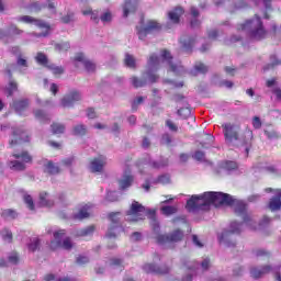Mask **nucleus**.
<instances>
[{
    "label": "nucleus",
    "mask_w": 281,
    "mask_h": 281,
    "mask_svg": "<svg viewBox=\"0 0 281 281\" xmlns=\"http://www.w3.org/2000/svg\"><path fill=\"white\" fill-rule=\"evenodd\" d=\"M223 134L226 144H234L238 142L239 146L245 148L246 157H249V150L254 146V131L246 127L243 133H240V125L234 123L222 124Z\"/></svg>",
    "instance_id": "f257e3e1"
},
{
    "label": "nucleus",
    "mask_w": 281,
    "mask_h": 281,
    "mask_svg": "<svg viewBox=\"0 0 281 281\" xmlns=\"http://www.w3.org/2000/svg\"><path fill=\"white\" fill-rule=\"evenodd\" d=\"M210 205H228L235 207V214L241 216L244 223H250L251 216L247 213V203L243 200L235 199L234 196L223 192H207Z\"/></svg>",
    "instance_id": "f03ea898"
},
{
    "label": "nucleus",
    "mask_w": 281,
    "mask_h": 281,
    "mask_svg": "<svg viewBox=\"0 0 281 281\" xmlns=\"http://www.w3.org/2000/svg\"><path fill=\"white\" fill-rule=\"evenodd\" d=\"M237 32H248L250 41H263L267 38L268 32L265 30L262 19L255 14L254 19L246 20L244 23L237 25Z\"/></svg>",
    "instance_id": "7ed1b4c3"
},
{
    "label": "nucleus",
    "mask_w": 281,
    "mask_h": 281,
    "mask_svg": "<svg viewBox=\"0 0 281 281\" xmlns=\"http://www.w3.org/2000/svg\"><path fill=\"white\" fill-rule=\"evenodd\" d=\"M32 142V134L24 126L11 127L9 148H16L21 144H30Z\"/></svg>",
    "instance_id": "20e7f679"
},
{
    "label": "nucleus",
    "mask_w": 281,
    "mask_h": 281,
    "mask_svg": "<svg viewBox=\"0 0 281 281\" xmlns=\"http://www.w3.org/2000/svg\"><path fill=\"white\" fill-rule=\"evenodd\" d=\"M120 216H122L121 212H111L108 214L110 226L105 234V238H109V240L115 239L124 234V226H122V222H120Z\"/></svg>",
    "instance_id": "39448f33"
},
{
    "label": "nucleus",
    "mask_w": 281,
    "mask_h": 281,
    "mask_svg": "<svg viewBox=\"0 0 281 281\" xmlns=\"http://www.w3.org/2000/svg\"><path fill=\"white\" fill-rule=\"evenodd\" d=\"M67 231L59 229L54 233V240L50 241V249L52 251H56V249H65L66 251H70V249H74V241L71 240V237H66ZM63 238H65L63 240Z\"/></svg>",
    "instance_id": "423d86ee"
},
{
    "label": "nucleus",
    "mask_w": 281,
    "mask_h": 281,
    "mask_svg": "<svg viewBox=\"0 0 281 281\" xmlns=\"http://www.w3.org/2000/svg\"><path fill=\"white\" fill-rule=\"evenodd\" d=\"M210 205L211 204L207 192H204L202 195H192L187 201L188 212H196V210H209Z\"/></svg>",
    "instance_id": "0eeeda50"
},
{
    "label": "nucleus",
    "mask_w": 281,
    "mask_h": 281,
    "mask_svg": "<svg viewBox=\"0 0 281 281\" xmlns=\"http://www.w3.org/2000/svg\"><path fill=\"white\" fill-rule=\"evenodd\" d=\"M12 157H14V159H22V161H19V160L9 161L10 170H15L16 172H21L25 170V164H32V156L27 150H24L20 154L13 153Z\"/></svg>",
    "instance_id": "6e6552de"
},
{
    "label": "nucleus",
    "mask_w": 281,
    "mask_h": 281,
    "mask_svg": "<svg viewBox=\"0 0 281 281\" xmlns=\"http://www.w3.org/2000/svg\"><path fill=\"white\" fill-rule=\"evenodd\" d=\"M159 30H161V24L155 20L147 21L145 26L144 18L140 19V25L136 26V32L140 41H144V38H146L150 32H159Z\"/></svg>",
    "instance_id": "1a4fd4ad"
},
{
    "label": "nucleus",
    "mask_w": 281,
    "mask_h": 281,
    "mask_svg": "<svg viewBox=\"0 0 281 281\" xmlns=\"http://www.w3.org/2000/svg\"><path fill=\"white\" fill-rule=\"evenodd\" d=\"M146 207L137 201H133L130 210L126 212L127 221H130V223H137L139 221H144Z\"/></svg>",
    "instance_id": "9d476101"
},
{
    "label": "nucleus",
    "mask_w": 281,
    "mask_h": 281,
    "mask_svg": "<svg viewBox=\"0 0 281 281\" xmlns=\"http://www.w3.org/2000/svg\"><path fill=\"white\" fill-rule=\"evenodd\" d=\"M160 56L165 63H167L169 67V71L175 74L176 76H179V74H183L186 69L183 68V65H181V61L175 63V58L172 57V54H170V50L162 49L160 52Z\"/></svg>",
    "instance_id": "9b49d317"
},
{
    "label": "nucleus",
    "mask_w": 281,
    "mask_h": 281,
    "mask_svg": "<svg viewBox=\"0 0 281 281\" xmlns=\"http://www.w3.org/2000/svg\"><path fill=\"white\" fill-rule=\"evenodd\" d=\"M184 234L181 228H177L169 234H159L156 236V243L158 245H166V243H181L183 240Z\"/></svg>",
    "instance_id": "f8f14e48"
},
{
    "label": "nucleus",
    "mask_w": 281,
    "mask_h": 281,
    "mask_svg": "<svg viewBox=\"0 0 281 281\" xmlns=\"http://www.w3.org/2000/svg\"><path fill=\"white\" fill-rule=\"evenodd\" d=\"M234 234H240V223L238 222H232L231 229L224 231L218 237V241L224 243L226 247H236V244L232 243Z\"/></svg>",
    "instance_id": "ddd939ff"
},
{
    "label": "nucleus",
    "mask_w": 281,
    "mask_h": 281,
    "mask_svg": "<svg viewBox=\"0 0 281 281\" xmlns=\"http://www.w3.org/2000/svg\"><path fill=\"white\" fill-rule=\"evenodd\" d=\"M159 56L157 54H151L147 60V70L146 76L148 77L149 82L155 83L159 80V75L153 72V69H159Z\"/></svg>",
    "instance_id": "4468645a"
},
{
    "label": "nucleus",
    "mask_w": 281,
    "mask_h": 281,
    "mask_svg": "<svg viewBox=\"0 0 281 281\" xmlns=\"http://www.w3.org/2000/svg\"><path fill=\"white\" fill-rule=\"evenodd\" d=\"M21 23H32L33 25H36V27H40V30H43V33L37 34V36H48L49 31L52 30V26L49 24L45 23L42 20L34 19L31 15H22L18 19Z\"/></svg>",
    "instance_id": "2eb2a0df"
},
{
    "label": "nucleus",
    "mask_w": 281,
    "mask_h": 281,
    "mask_svg": "<svg viewBox=\"0 0 281 281\" xmlns=\"http://www.w3.org/2000/svg\"><path fill=\"white\" fill-rule=\"evenodd\" d=\"M265 192H274V196H272L268 203L269 210H271V212L281 210V189L266 188Z\"/></svg>",
    "instance_id": "dca6fc26"
},
{
    "label": "nucleus",
    "mask_w": 281,
    "mask_h": 281,
    "mask_svg": "<svg viewBox=\"0 0 281 281\" xmlns=\"http://www.w3.org/2000/svg\"><path fill=\"white\" fill-rule=\"evenodd\" d=\"M143 271L145 273H154L155 276H166L167 273H170V267L166 265L157 266L156 263H145L143 266Z\"/></svg>",
    "instance_id": "f3484780"
},
{
    "label": "nucleus",
    "mask_w": 281,
    "mask_h": 281,
    "mask_svg": "<svg viewBox=\"0 0 281 281\" xmlns=\"http://www.w3.org/2000/svg\"><path fill=\"white\" fill-rule=\"evenodd\" d=\"M82 100V95L77 90L70 91L68 94H65L61 99V106L65 109L72 106L76 102H80Z\"/></svg>",
    "instance_id": "a211bd4d"
},
{
    "label": "nucleus",
    "mask_w": 281,
    "mask_h": 281,
    "mask_svg": "<svg viewBox=\"0 0 281 281\" xmlns=\"http://www.w3.org/2000/svg\"><path fill=\"white\" fill-rule=\"evenodd\" d=\"M271 271H273V267L271 265H266L261 268L252 267L250 268V276L254 278V280H260V278L268 276V273H271Z\"/></svg>",
    "instance_id": "6ab92c4d"
},
{
    "label": "nucleus",
    "mask_w": 281,
    "mask_h": 281,
    "mask_svg": "<svg viewBox=\"0 0 281 281\" xmlns=\"http://www.w3.org/2000/svg\"><path fill=\"white\" fill-rule=\"evenodd\" d=\"M30 106V99H15L10 105L18 115H23L24 111H27Z\"/></svg>",
    "instance_id": "aec40b11"
},
{
    "label": "nucleus",
    "mask_w": 281,
    "mask_h": 281,
    "mask_svg": "<svg viewBox=\"0 0 281 281\" xmlns=\"http://www.w3.org/2000/svg\"><path fill=\"white\" fill-rule=\"evenodd\" d=\"M104 166H106V157L104 156H99L90 160V170L93 173L102 172L104 170Z\"/></svg>",
    "instance_id": "412c9836"
},
{
    "label": "nucleus",
    "mask_w": 281,
    "mask_h": 281,
    "mask_svg": "<svg viewBox=\"0 0 281 281\" xmlns=\"http://www.w3.org/2000/svg\"><path fill=\"white\" fill-rule=\"evenodd\" d=\"M75 61L76 63H82L86 71H95V64L89 59H87L85 57V54L83 53H78L76 56H75Z\"/></svg>",
    "instance_id": "4be33fe9"
},
{
    "label": "nucleus",
    "mask_w": 281,
    "mask_h": 281,
    "mask_svg": "<svg viewBox=\"0 0 281 281\" xmlns=\"http://www.w3.org/2000/svg\"><path fill=\"white\" fill-rule=\"evenodd\" d=\"M137 12V0H125L123 4V16L126 19L128 14Z\"/></svg>",
    "instance_id": "5701e85b"
},
{
    "label": "nucleus",
    "mask_w": 281,
    "mask_h": 281,
    "mask_svg": "<svg viewBox=\"0 0 281 281\" xmlns=\"http://www.w3.org/2000/svg\"><path fill=\"white\" fill-rule=\"evenodd\" d=\"M184 10L181 7H176L172 11H169L168 18L175 25L179 24L181 21V16L184 14Z\"/></svg>",
    "instance_id": "b1692460"
},
{
    "label": "nucleus",
    "mask_w": 281,
    "mask_h": 281,
    "mask_svg": "<svg viewBox=\"0 0 281 281\" xmlns=\"http://www.w3.org/2000/svg\"><path fill=\"white\" fill-rule=\"evenodd\" d=\"M146 78H148L146 76V71L143 74V78H139L137 76L131 77V82L134 89H142V87H146V85L148 83V80Z\"/></svg>",
    "instance_id": "393cba45"
},
{
    "label": "nucleus",
    "mask_w": 281,
    "mask_h": 281,
    "mask_svg": "<svg viewBox=\"0 0 281 281\" xmlns=\"http://www.w3.org/2000/svg\"><path fill=\"white\" fill-rule=\"evenodd\" d=\"M90 206L89 205H83L79 209L78 213L72 215V218L75 221H85V218H89L91 214L89 213Z\"/></svg>",
    "instance_id": "a878e982"
},
{
    "label": "nucleus",
    "mask_w": 281,
    "mask_h": 281,
    "mask_svg": "<svg viewBox=\"0 0 281 281\" xmlns=\"http://www.w3.org/2000/svg\"><path fill=\"white\" fill-rule=\"evenodd\" d=\"M44 172H47V175H60V167L49 160L44 165Z\"/></svg>",
    "instance_id": "bb28decb"
},
{
    "label": "nucleus",
    "mask_w": 281,
    "mask_h": 281,
    "mask_svg": "<svg viewBox=\"0 0 281 281\" xmlns=\"http://www.w3.org/2000/svg\"><path fill=\"white\" fill-rule=\"evenodd\" d=\"M49 193L43 191L40 193V205L41 207H54V201L48 200Z\"/></svg>",
    "instance_id": "cd10ccee"
},
{
    "label": "nucleus",
    "mask_w": 281,
    "mask_h": 281,
    "mask_svg": "<svg viewBox=\"0 0 281 281\" xmlns=\"http://www.w3.org/2000/svg\"><path fill=\"white\" fill-rule=\"evenodd\" d=\"M16 91H19V83L14 80L9 81L8 86L4 88L7 98H12Z\"/></svg>",
    "instance_id": "c85d7f7f"
},
{
    "label": "nucleus",
    "mask_w": 281,
    "mask_h": 281,
    "mask_svg": "<svg viewBox=\"0 0 281 281\" xmlns=\"http://www.w3.org/2000/svg\"><path fill=\"white\" fill-rule=\"evenodd\" d=\"M135 178L131 175H126L123 179L119 180L120 190H126L133 186Z\"/></svg>",
    "instance_id": "c756f323"
},
{
    "label": "nucleus",
    "mask_w": 281,
    "mask_h": 281,
    "mask_svg": "<svg viewBox=\"0 0 281 281\" xmlns=\"http://www.w3.org/2000/svg\"><path fill=\"white\" fill-rule=\"evenodd\" d=\"M124 65L125 67H128L130 69H136L137 61L135 60V57L128 53L125 54L124 58Z\"/></svg>",
    "instance_id": "7c9ffc66"
},
{
    "label": "nucleus",
    "mask_w": 281,
    "mask_h": 281,
    "mask_svg": "<svg viewBox=\"0 0 281 281\" xmlns=\"http://www.w3.org/2000/svg\"><path fill=\"white\" fill-rule=\"evenodd\" d=\"M181 43L184 52H192V47H194V44L196 43V38L188 37L182 40Z\"/></svg>",
    "instance_id": "2f4dec72"
},
{
    "label": "nucleus",
    "mask_w": 281,
    "mask_h": 281,
    "mask_svg": "<svg viewBox=\"0 0 281 281\" xmlns=\"http://www.w3.org/2000/svg\"><path fill=\"white\" fill-rule=\"evenodd\" d=\"M257 260H270L271 259V252L265 250V249H257L254 251Z\"/></svg>",
    "instance_id": "473e14b6"
},
{
    "label": "nucleus",
    "mask_w": 281,
    "mask_h": 281,
    "mask_svg": "<svg viewBox=\"0 0 281 281\" xmlns=\"http://www.w3.org/2000/svg\"><path fill=\"white\" fill-rule=\"evenodd\" d=\"M65 124L63 123H53L50 125V131L53 135H63V133H65Z\"/></svg>",
    "instance_id": "72a5a7b5"
},
{
    "label": "nucleus",
    "mask_w": 281,
    "mask_h": 281,
    "mask_svg": "<svg viewBox=\"0 0 281 281\" xmlns=\"http://www.w3.org/2000/svg\"><path fill=\"white\" fill-rule=\"evenodd\" d=\"M35 60L38 65H42V67H49V60L47 59V55L44 53H37Z\"/></svg>",
    "instance_id": "f704fd0d"
},
{
    "label": "nucleus",
    "mask_w": 281,
    "mask_h": 281,
    "mask_svg": "<svg viewBox=\"0 0 281 281\" xmlns=\"http://www.w3.org/2000/svg\"><path fill=\"white\" fill-rule=\"evenodd\" d=\"M40 248H41V239H38L37 237H34L33 239H31V243L27 244V249L29 251H32V254H34V251H36Z\"/></svg>",
    "instance_id": "c9c22d12"
},
{
    "label": "nucleus",
    "mask_w": 281,
    "mask_h": 281,
    "mask_svg": "<svg viewBox=\"0 0 281 281\" xmlns=\"http://www.w3.org/2000/svg\"><path fill=\"white\" fill-rule=\"evenodd\" d=\"M166 166H168V160L157 161L150 158L149 168H153L154 170H159V168H166Z\"/></svg>",
    "instance_id": "e433bc0d"
},
{
    "label": "nucleus",
    "mask_w": 281,
    "mask_h": 281,
    "mask_svg": "<svg viewBox=\"0 0 281 281\" xmlns=\"http://www.w3.org/2000/svg\"><path fill=\"white\" fill-rule=\"evenodd\" d=\"M54 76H63L65 69L61 66H55L54 64H48L47 68Z\"/></svg>",
    "instance_id": "4c0bfd02"
},
{
    "label": "nucleus",
    "mask_w": 281,
    "mask_h": 281,
    "mask_svg": "<svg viewBox=\"0 0 281 281\" xmlns=\"http://www.w3.org/2000/svg\"><path fill=\"white\" fill-rule=\"evenodd\" d=\"M74 135L85 136L87 135V126L85 124H78L72 128Z\"/></svg>",
    "instance_id": "58836bf2"
},
{
    "label": "nucleus",
    "mask_w": 281,
    "mask_h": 281,
    "mask_svg": "<svg viewBox=\"0 0 281 281\" xmlns=\"http://www.w3.org/2000/svg\"><path fill=\"white\" fill-rule=\"evenodd\" d=\"M150 155H146L145 157L138 159L136 161V166L137 168H144L145 166H147V168H150Z\"/></svg>",
    "instance_id": "ea45409f"
},
{
    "label": "nucleus",
    "mask_w": 281,
    "mask_h": 281,
    "mask_svg": "<svg viewBox=\"0 0 281 281\" xmlns=\"http://www.w3.org/2000/svg\"><path fill=\"white\" fill-rule=\"evenodd\" d=\"M0 236H1L2 240H4V243H12V238H13L12 231H10L8 228H3L0 232Z\"/></svg>",
    "instance_id": "a19ab883"
},
{
    "label": "nucleus",
    "mask_w": 281,
    "mask_h": 281,
    "mask_svg": "<svg viewBox=\"0 0 281 281\" xmlns=\"http://www.w3.org/2000/svg\"><path fill=\"white\" fill-rule=\"evenodd\" d=\"M8 34L9 36H21V34H23V30L19 29L15 24H11L8 27Z\"/></svg>",
    "instance_id": "79ce46f5"
},
{
    "label": "nucleus",
    "mask_w": 281,
    "mask_h": 281,
    "mask_svg": "<svg viewBox=\"0 0 281 281\" xmlns=\"http://www.w3.org/2000/svg\"><path fill=\"white\" fill-rule=\"evenodd\" d=\"M93 232H95V226L90 225L87 226L86 228H81L77 232L78 236H91V234H93Z\"/></svg>",
    "instance_id": "37998d69"
},
{
    "label": "nucleus",
    "mask_w": 281,
    "mask_h": 281,
    "mask_svg": "<svg viewBox=\"0 0 281 281\" xmlns=\"http://www.w3.org/2000/svg\"><path fill=\"white\" fill-rule=\"evenodd\" d=\"M161 212L165 216H172V214H177V212H179V209L177 206L167 205L161 207Z\"/></svg>",
    "instance_id": "c03bdc74"
},
{
    "label": "nucleus",
    "mask_w": 281,
    "mask_h": 281,
    "mask_svg": "<svg viewBox=\"0 0 281 281\" xmlns=\"http://www.w3.org/2000/svg\"><path fill=\"white\" fill-rule=\"evenodd\" d=\"M263 133L268 139H280V134H278V132H276V130L272 127H268L263 131Z\"/></svg>",
    "instance_id": "a18cd8bd"
},
{
    "label": "nucleus",
    "mask_w": 281,
    "mask_h": 281,
    "mask_svg": "<svg viewBox=\"0 0 281 281\" xmlns=\"http://www.w3.org/2000/svg\"><path fill=\"white\" fill-rule=\"evenodd\" d=\"M45 8H47V4H41L40 2H32L27 7V10H30V12H41V10Z\"/></svg>",
    "instance_id": "49530a36"
},
{
    "label": "nucleus",
    "mask_w": 281,
    "mask_h": 281,
    "mask_svg": "<svg viewBox=\"0 0 281 281\" xmlns=\"http://www.w3.org/2000/svg\"><path fill=\"white\" fill-rule=\"evenodd\" d=\"M34 115L36 120H40L41 122H49V116L43 110H36Z\"/></svg>",
    "instance_id": "de8ad7c7"
},
{
    "label": "nucleus",
    "mask_w": 281,
    "mask_h": 281,
    "mask_svg": "<svg viewBox=\"0 0 281 281\" xmlns=\"http://www.w3.org/2000/svg\"><path fill=\"white\" fill-rule=\"evenodd\" d=\"M70 47L71 45L69 44V42H60L55 44L56 52H67Z\"/></svg>",
    "instance_id": "09e8293b"
},
{
    "label": "nucleus",
    "mask_w": 281,
    "mask_h": 281,
    "mask_svg": "<svg viewBox=\"0 0 281 281\" xmlns=\"http://www.w3.org/2000/svg\"><path fill=\"white\" fill-rule=\"evenodd\" d=\"M1 216L2 218H16L18 214H16V211L12 209H7L2 211Z\"/></svg>",
    "instance_id": "8fccbe9b"
},
{
    "label": "nucleus",
    "mask_w": 281,
    "mask_h": 281,
    "mask_svg": "<svg viewBox=\"0 0 281 281\" xmlns=\"http://www.w3.org/2000/svg\"><path fill=\"white\" fill-rule=\"evenodd\" d=\"M100 20L102 23H111L113 21V14L111 11H105L103 14L100 15Z\"/></svg>",
    "instance_id": "3c124183"
},
{
    "label": "nucleus",
    "mask_w": 281,
    "mask_h": 281,
    "mask_svg": "<svg viewBox=\"0 0 281 281\" xmlns=\"http://www.w3.org/2000/svg\"><path fill=\"white\" fill-rule=\"evenodd\" d=\"M156 183H161L162 186H168V183H170V176H168V175L159 176L156 180Z\"/></svg>",
    "instance_id": "603ef678"
},
{
    "label": "nucleus",
    "mask_w": 281,
    "mask_h": 281,
    "mask_svg": "<svg viewBox=\"0 0 281 281\" xmlns=\"http://www.w3.org/2000/svg\"><path fill=\"white\" fill-rule=\"evenodd\" d=\"M110 267H124V260L121 258H111L110 259Z\"/></svg>",
    "instance_id": "864d4df0"
},
{
    "label": "nucleus",
    "mask_w": 281,
    "mask_h": 281,
    "mask_svg": "<svg viewBox=\"0 0 281 281\" xmlns=\"http://www.w3.org/2000/svg\"><path fill=\"white\" fill-rule=\"evenodd\" d=\"M194 69H195V71H199L200 74H205L206 71H209L207 66L203 63L195 64Z\"/></svg>",
    "instance_id": "5fc2aeb1"
},
{
    "label": "nucleus",
    "mask_w": 281,
    "mask_h": 281,
    "mask_svg": "<svg viewBox=\"0 0 281 281\" xmlns=\"http://www.w3.org/2000/svg\"><path fill=\"white\" fill-rule=\"evenodd\" d=\"M24 202L27 205L29 210L34 211V199H32V195H25Z\"/></svg>",
    "instance_id": "6e6d98bb"
},
{
    "label": "nucleus",
    "mask_w": 281,
    "mask_h": 281,
    "mask_svg": "<svg viewBox=\"0 0 281 281\" xmlns=\"http://www.w3.org/2000/svg\"><path fill=\"white\" fill-rule=\"evenodd\" d=\"M224 168L226 170H236V168H238V164H236V161L228 160L224 164Z\"/></svg>",
    "instance_id": "4d7b16f0"
},
{
    "label": "nucleus",
    "mask_w": 281,
    "mask_h": 281,
    "mask_svg": "<svg viewBox=\"0 0 281 281\" xmlns=\"http://www.w3.org/2000/svg\"><path fill=\"white\" fill-rule=\"evenodd\" d=\"M87 117L89 120H95L98 117V112H95V109L88 108V110H87Z\"/></svg>",
    "instance_id": "13d9d810"
},
{
    "label": "nucleus",
    "mask_w": 281,
    "mask_h": 281,
    "mask_svg": "<svg viewBox=\"0 0 281 281\" xmlns=\"http://www.w3.org/2000/svg\"><path fill=\"white\" fill-rule=\"evenodd\" d=\"M76 262H77V265H88V262H89V257L79 255V256L76 258Z\"/></svg>",
    "instance_id": "bf43d9fd"
},
{
    "label": "nucleus",
    "mask_w": 281,
    "mask_h": 281,
    "mask_svg": "<svg viewBox=\"0 0 281 281\" xmlns=\"http://www.w3.org/2000/svg\"><path fill=\"white\" fill-rule=\"evenodd\" d=\"M75 157H69V158H64L61 160L63 166H66V168H71V166L74 165L75 161Z\"/></svg>",
    "instance_id": "052dcab7"
},
{
    "label": "nucleus",
    "mask_w": 281,
    "mask_h": 281,
    "mask_svg": "<svg viewBox=\"0 0 281 281\" xmlns=\"http://www.w3.org/2000/svg\"><path fill=\"white\" fill-rule=\"evenodd\" d=\"M144 103V97H138L136 100H134L132 102V109L133 111H137V106H139V104Z\"/></svg>",
    "instance_id": "680f3d73"
},
{
    "label": "nucleus",
    "mask_w": 281,
    "mask_h": 281,
    "mask_svg": "<svg viewBox=\"0 0 281 281\" xmlns=\"http://www.w3.org/2000/svg\"><path fill=\"white\" fill-rule=\"evenodd\" d=\"M252 126L256 130L262 128V121H260V117L254 116V119H252Z\"/></svg>",
    "instance_id": "e2e57ef3"
},
{
    "label": "nucleus",
    "mask_w": 281,
    "mask_h": 281,
    "mask_svg": "<svg viewBox=\"0 0 281 281\" xmlns=\"http://www.w3.org/2000/svg\"><path fill=\"white\" fill-rule=\"evenodd\" d=\"M166 126H168V128L171 130L173 133H177V131H179V127L175 123H172L171 120L166 121Z\"/></svg>",
    "instance_id": "0e129e2a"
},
{
    "label": "nucleus",
    "mask_w": 281,
    "mask_h": 281,
    "mask_svg": "<svg viewBox=\"0 0 281 281\" xmlns=\"http://www.w3.org/2000/svg\"><path fill=\"white\" fill-rule=\"evenodd\" d=\"M193 158H195L196 161H203V159H205V153L196 150L193 155Z\"/></svg>",
    "instance_id": "69168bd1"
},
{
    "label": "nucleus",
    "mask_w": 281,
    "mask_h": 281,
    "mask_svg": "<svg viewBox=\"0 0 281 281\" xmlns=\"http://www.w3.org/2000/svg\"><path fill=\"white\" fill-rule=\"evenodd\" d=\"M18 67H27V59L23 58V56H19L16 60Z\"/></svg>",
    "instance_id": "338daca9"
},
{
    "label": "nucleus",
    "mask_w": 281,
    "mask_h": 281,
    "mask_svg": "<svg viewBox=\"0 0 281 281\" xmlns=\"http://www.w3.org/2000/svg\"><path fill=\"white\" fill-rule=\"evenodd\" d=\"M274 280L276 281H281V267H277L274 270Z\"/></svg>",
    "instance_id": "774afa93"
}]
</instances>
